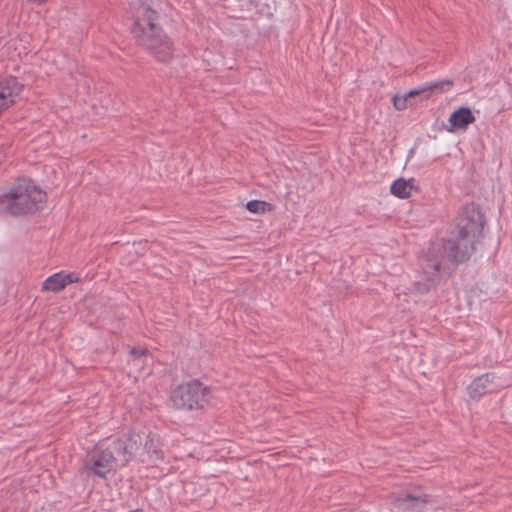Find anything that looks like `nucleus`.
<instances>
[{
  "label": "nucleus",
  "instance_id": "nucleus-11",
  "mask_svg": "<svg viewBox=\"0 0 512 512\" xmlns=\"http://www.w3.org/2000/svg\"><path fill=\"white\" fill-rule=\"evenodd\" d=\"M450 85V82L449 81H431V82H425L421 85H419L418 87L410 90L408 92V96H412V97H415V96H419V95H423V97H428L429 96V93L432 91V90H435V89H443V86L444 85Z\"/></svg>",
  "mask_w": 512,
  "mask_h": 512
},
{
  "label": "nucleus",
  "instance_id": "nucleus-19",
  "mask_svg": "<svg viewBox=\"0 0 512 512\" xmlns=\"http://www.w3.org/2000/svg\"><path fill=\"white\" fill-rule=\"evenodd\" d=\"M146 350L143 348L133 347L130 350V355L134 358H140L146 354Z\"/></svg>",
  "mask_w": 512,
  "mask_h": 512
},
{
  "label": "nucleus",
  "instance_id": "nucleus-2",
  "mask_svg": "<svg viewBox=\"0 0 512 512\" xmlns=\"http://www.w3.org/2000/svg\"><path fill=\"white\" fill-rule=\"evenodd\" d=\"M139 1L131 32L158 60L166 61L172 55V44L156 24L157 13L150 8L147 0Z\"/></svg>",
  "mask_w": 512,
  "mask_h": 512
},
{
  "label": "nucleus",
  "instance_id": "nucleus-20",
  "mask_svg": "<svg viewBox=\"0 0 512 512\" xmlns=\"http://www.w3.org/2000/svg\"><path fill=\"white\" fill-rule=\"evenodd\" d=\"M394 195L401 199H407L411 196V194H394Z\"/></svg>",
  "mask_w": 512,
  "mask_h": 512
},
{
  "label": "nucleus",
  "instance_id": "nucleus-16",
  "mask_svg": "<svg viewBox=\"0 0 512 512\" xmlns=\"http://www.w3.org/2000/svg\"><path fill=\"white\" fill-rule=\"evenodd\" d=\"M410 98H412V96H408V93L402 97L395 96L393 98L394 107L397 110H404L407 107V102Z\"/></svg>",
  "mask_w": 512,
  "mask_h": 512
},
{
  "label": "nucleus",
  "instance_id": "nucleus-5",
  "mask_svg": "<svg viewBox=\"0 0 512 512\" xmlns=\"http://www.w3.org/2000/svg\"><path fill=\"white\" fill-rule=\"evenodd\" d=\"M105 448L110 451L111 459L117 469L126 466L134 458H138L137 452L140 450V444L133 437L123 435L110 441Z\"/></svg>",
  "mask_w": 512,
  "mask_h": 512
},
{
  "label": "nucleus",
  "instance_id": "nucleus-10",
  "mask_svg": "<svg viewBox=\"0 0 512 512\" xmlns=\"http://www.w3.org/2000/svg\"><path fill=\"white\" fill-rule=\"evenodd\" d=\"M495 376L493 373H485L475 378L468 386V393L471 398H479L491 391Z\"/></svg>",
  "mask_w": 512,
  "mask_h": 512
},
{
  "label": "nucleus",
  "instance_id": "nucleus-18",
  "mask_svg": "<svg viewBox=\"0 0 512 512\" xmlns=\"http://www.w3.org/2000/svg\"><path fill=\"white\" fill-rule=\"evenodd\" d=\"M403 501L405 502H415V503H425L426 499L422 496H415L412 494H405Z\"/></svg>",
  "mask_w": 512,
  "mask_h": 512
},
{
  "label": "nucleus",
  "instance_id": "nucleus-4",
  "mask_svg": "<svg viewBox=\"0 0 512 512\" xmlns=\"http://www.w3.org/2000/svg\"><path fill=\"white\" fill-rule=\"evenodd\" d=\"M110 451H107L103 445L96 446L88 452L84 462L83 469L88 476L106 479L107 476L116 470Z\"/></svg>",
  "mask_w": 512,
  "mask_h": 512
},
{
  "label": "nucleus",
  "instance_id": "nucleus-13",
  "mask_svg": "<svg viewBox=\"0 0 512 512\" xmlns=\"http://www.w3.org/2000/svg\"><path fill=\"white\" fill-rule=\"evenodd\" d=\"M418 190L416 180L413 178H399L390 185V192H418Z\"/></svg>",
  "mask_w": 512,
  "mask_h": 512
},
{
  "label": "nucleus",
  "instance_id": "nucleus-7",
  "mask_svg": "<svg viewBox=\"0 0 512 512\" xmlns=\"http://www.w3.org/2000/svg\"><path fill=\"white\" fill-rule=\"evenodd\" d=\"M22 85L15 77H4L0 79V111L9 108L15 103L22 91Z\"/></svg>",
  "mask_w": 512,
  "mask_h": 512
},
{
  "label": "nucleus",
  "instance_id": "nucleus-6",
  "mask_svg": "<svg viewBox=\"0 0 512 512\" xmlns=\"http://www.w3.org/2000/svg\"><path fill=\"white\" fill-rule=\"evenodd\" d=\"M32 194H0V205L4 206L7 213L17 216L27 214L36 209L35 199Z\"/></svg>",
  "mask_w": 512,
  "mask_h": 512
},
{
  "label": "nucleus",
  "instance_id": "nucleus-12",
  "mask_svg": "<svg viewBox=\"0 0 512 512\" xmlns=\"http://www.w3.org/2000/svg\"><path fill=\"white\" fill-rule=\"evenodd\" d=\"M65 288L63 272H57L46 278L42 284V290L50 292H59Z\"/></svg>",
  "mask_w": 512,
  "mask_h": 512
},
{
  "label": "nucleus",
  "instance_id": "nucleus-22",
  "mask_svg": "<svg viewBox=\"0 0 512 512\" xmlns=\"http://www.w3.org/2000/svg\"><path fill=\"white\" fill-rule=\"evenodd\" d=\"M128 512H142V511L139 510V509H136V510H131V511H128Z\"/></svg>",
  "mask_w": 512,
  "mask_h": 512
},
{
  "label": "nucleus",
  "instance_id": "nucleus-3",
  "mask_svg": "<svg viewBox=\"0 0 512 512\" xmlns=\"http://www.w3.org/2000/svg\"><path fill=\"white\" fill-rule=\"evenodd\" d=\"M209 393V389L199 380H191L178 385L172 391L170 401L176 409H198L207 402Z\"/></svg>",
  "mask_w": 512,
  "mask_h": 512
},
{
  "label": "nucleus",
  "instance_id": "nucleus-14",
  "mask_svg": "<svg viewBox=\"0 0 512 512\" xmlns=\"http://www.w3.org/2000/svg\"><path fill=\"white\" fill-rule=\"evenodd\" d=\"M9 192H43L28 177H21Z\"/></svg>",
  "mask_w": 512,
  "mask_h": 512
},
{
  "label": "nucleus",
  "instance_id": "nucleus-8",
  "mask_svg": "<svg viewBox=\"0 0 512 512\" xmlns=\"http://www.w3.org/2000/svg\"><path fill=\"white\" fill-rule=\"evenodd\" d=\"M138 460L142 463L156 465L158 461L163 460V453L159 447L158 439L147 436L143 451L138 455Z\"/></svg>",
  "mask_w": 512,
  "mask_h": 512
},
{
  "label": "nucleus",
  "instance_id": "nucleus-15",
  "mask_svg": "<svg viewBox=\"0 0 512 512\" xmlns=\"http://www.w3.org/2000/svg\"><path fill=\"white\" fill-rule=\"evenodd\" d=\"M246 209L253 214H264L272 209V205L269 202L262 200H251L245 205Z\"/></svg>",
  "mask_w": 512,
  "mask_h": 512
},
{
  "label": "nucleus",
  "instance_id": "nucleus-17",
  "mask_svg": "<svg viewBox=\"0 0 512 512\" xmlns=\"http://www.w3.org/2000/svg\"><path fill=\"white\" fill-rule=\"evenodd\" d=\"M63 279H64L65 287H66L69 284L78 282L79 276L77 273H64L63 272Z\"/></svg>",
  "mask_w": 512,
  "mask_h": 512
},
{
  "label": "nucleus",
  "instance_id": "nucleus-21",
  "mask_svg": "<svg viewBox=\"0 0 512 512\" xmlns=\"http://www.w3.org/2000/svg\"><path fill=\"white\" fill-rule=\"evenodd\" d=\"M28 2H31V3H35V4H41L43 3L45 0H27Z\"/></svg>",
  "mask_w": 512,
  "mask_h": 512
},
{
  "label": "nucleus",
  "instance_id": "nucleus-1",
  "mask_svg": "<svg viewBox=\"0 0 512 512\" xmlns=\"http://www.w3.org/2000/svg\"><path fill=\"white\" fill-rule=\"evenodd\" d=\"M484 224V217L476 204L469 203L462 208L452 236L431 242L419 256V271L415 281L418 292L428 293L449 275L445 259L460 264L470 258L475 243L483 234Z\"/></svg>",
  "mask_w": 512,
  "mask_h": 512
},
{
  "label": "nucleus",
  "instance_id": "nucleus-9",
  "mask_svg": "<svg viewBox=\"0 0 512 512\" xmlns=\"http://www.w3.org/2000/svg\"><path fill=\"white\" fill-rule=\"evenodd\" d=\"M448 122V131L465 130L468 125L475 122V117L468 107H461L450 115Z\"/></svg>",
  "mask_w": 512,
  "mask_h": 512
}]
</instances>
